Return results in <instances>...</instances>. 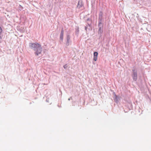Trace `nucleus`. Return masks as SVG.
<instances>
[{
	"label": "nucleus",
	"instance_id": "3",
	"mask_svg": "<svg viewBox=\"0 0 151 151\" xmlns=\"http://www.w3.org/2000/svg\"><path fill=\"white\" fill-rule=\"evenodd\" d=\"M98 55V53L97 52H94L93 60L95 61L97 60Z\"/></svg>",
	"mask_w": 151,
	"mask_h": 151
},
{
	"label": "nucleus",
	"instance_id": "1",
	"mask_svg": "<svg viewBox=\"0 0 151 151\" xmlns=\"http://www.w3.org/2000/svg\"><path fill=\"white\" fill-rule=\"evenodd\" d=\"M29 46L34 50L35 55H38L41 53L42 48L41 45L40 44L37 43H29Z\"/></svg>",
	"mask_w": 151,
	"mask_h": 151
},
{
	"label": "nucleus",
	"instance_id": "7",
	"mask_svg": "<svg viewBox=\"0 0 151 151\" xmlns=\"http://www.w3.org/2000/svg\"><path fill=\"white\" fill-rule=\"evenodd\" d=\"M101 30V28H99V31L100 30Z\"/></svg>",
	"mask_w": 151,
	"mask_h": 151
},
{
	"label": "nucleus",
	"instance_id": "4",
	"mask_svg": "<svg viewBox=\"0 0 151 151\" xmlns=\"http://www.w3.org/2000/svg\"><path fill=\"white\" fill-rule=\"evenodd\" d=\"M63 34H64V30L63 29H62L61 31L60 36V39L62 40H63Z\"/></svg>",
	"mask_w": 151,
	"mask_h": 151
},
{
	"label": "nucleus",
	"instance_id": "5",
	"mask_svg": "<svg viewBox=\"0 0 151 151\" xmlns=\"http://www.w3.org/2000/svg\"><path fill=\"white\" fill-rule=\"evenodd\" d=\"M2 32V29L1 27H0V33L1 34Z\"/></svg>",
	"mask_w": 151,
	"mask_h": 151
},
{
	"label": "nucleus",
	"instance_id": "6",
	"mask_svg": "<svg viewBox=\"0 0 151 151\" xmlns=\"http://www.w3.org/2000/svg\"><path fill=\"white\" fill-rule=\"evenodd\" d=\"M67 67V65H66L64 66L63 67L64 68H65Z\"/></svg>",
	"mask_w": 151,
	"mask_h": 151
},
{
	"label": "nucleus",
	"instance_id": "8",
	"mask_svg": "<svg viewBox=\"0 0 151 151\" xmlns=\"http://www.w3.org/2000/svg\"><path fill=\"white\" fill-rule=\"evenodd\" d=\"M1 38V37H0V38Z\"/></svg>",
	"mask_w": 151,
	"mask_h": 151
},
{
	"label": "nucleus",
	"instance_id": "2",
	"mask_svg": "<svg viewBox=\"0 0 151 151\" xmlns=\"http://www.w3.org/2000/svg\"><path fill=\"white\" fill-rule=\"evenodd\" d=\"M133 74L132 75V78L134 81L137 80V71L134 70H132Z\"/></svg>",
	"mask_w": 151,
	"mask_h": 151
}]
</instances>
